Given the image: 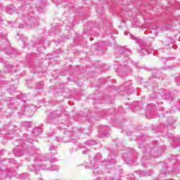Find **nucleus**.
<instances>
[{
  "mask_svg": "<svg viewBox=\"0 0 180 180\" xmlns=\"http://www.w3.org/2000/svg\"><path fill=\"white\" fill-rule=\"evenodd\" d=\"M117 155L115 151H111L108 155V160H104L103 164H99V161L102 160V155L98 153L94 158V160H90L89 163H86L85 168L86 169H92L93 175L98 176V175H103L105 172L108 174H114L115 176L120 178L122 175V169H115L113 167L116 165V159L115 158Z\"/></svg>",
  "mask_w": 180,
  "mask_h": 180,
  "instance_id": "f257e3e1",
  "label": "nucleus"
},
{
  "mask_svg": "<svg viewBox=\"0 0 180 180\" xmlns=\"http://www.w3.org/2000/svg\"><path fill=\"white\" fill-rule=\"evenodd\" d=\"M34 141L36 140L29 138V135L25 134L22 139L14 142L16 147L13 149V155L23 157L25 154L27 161H33L34 162L46 161V157L40 154V149L32 146Z\"/></svg>",
  "mask_w": 180,
  "mask_h": 180,
  "instance_id": "f03ea898",
  "label": "nucleus"
},
{
  "mask_svg": "<svg viewBox=\"0 0 180 180\" xmlns=\"http://www.w3.org/2000/svg\"><path fill=\"white\" fill-rule=\"evenodd\" d=\"M140 140H143V137L136 138V141L139 143L141 145L139 147L140 148H143V156L141 159V162L144 167V168H148L150 167V163L148 161L151 160L152 157L153 158H157L158 157H160L161 154H162V146H158V142L157 141H155L153 142V145L150 144H144V141H140Z\"/></svg>",
  "mask_w": 180,
  "mask_h": 180,
  "instance_id": "7ed1b4c3",
  "label": "nucleus"
},
{
  "mask_svg": "<svg viewBox=\"0 0 180 180\" xmlns=\"http://www.w3.org/2000/svg\"><path fill=\"white\" fill-rule=\"evenodd\" d=\"M5 149L0 150V157L4 155ZM16 169H19V163L13 158L8 160H0V180L9 179L16 175Z\"/></svg>",
  "mask_w": 180,
  "mask_h": 180,
  "instance_id": "20e7f679",
  "label": "nucleus"
},
{
  "mask_svg": "<svg viewBox=\"0 0 180 180\" xmlns=\"http://www.w3.org/2000/svg\"><path fill=\"white\" fill-rule=\"evenodd\" d=\"M175 129V120L173 117H169L165 124H162L160 126V131L162 133L163 137H169L172 139V143H171L173 148L180 147V136H174V134L169 133L168 130Z\"/></svg>",
  "mask_w": 180,
  "mask_h": 180,
  "instance_id": "39448f33",
  "label": "nucleus"
},
{
  "mask_svg": "<svg viewBox=\"0 0 180 180\" xmlns=\"http://www.w3.org/2000/svg\"><path fill=\"white\" fill-rule=\"evenodd\" d=\"M79 133H82V129H77V132L75 131H70V137H72L70 140V143H74L72 148L70 149V153H74L75 151H78L79 148H83L82 150V154H89V148L91 147V146H95L98 144V142L96 141H87L84 143V146L82 144H77V140H78L77 136H76ZM74 137H76L74 138Z\"/></svg>",
  "mask_w": 180,
  "mask_h": 180,
  "instance_id": "423d86ee",
  "label": "nucleus"
},
{
  "mask_svg": "<svg viewBox=\"0 0 180 180\" xmlns=\"http://www.w3.org/2000/svg\"><path fill=\"white\" fill-rule=\"evenodd\" d=\"M122 154V158L124 160V162L127 165H136L137 164V158L139 157V153L136 152L134 149L127 148L124 150Z\"/></svg>",
  "mask_w": 180,
  "mask_h": 180,
  "instance_id": "0eeeda50",
  "label": "nucleus"
},
{
  "mask_svg": "<svg viewBox=\"0 0 180 180\" xmlns=\"http://www.w3.org/2000/svg\"><path fill=\"white\" fill-rule=\"evenodd\" d=\"M15 131H18V127L13 124H5L3 127V129L0 131V143H5L4 140L5 139H9V137H12V134L15 133Z\"/></svg>",
  "mask_w": 180,
  "mask_h": 180,
  "instance_id": "6e6552de",
  "label": "nucleus"
},
{
  "mask_svg": "<svg viewBox=\"0 0 180 180\" xmlns=\"http://www.w3.org/2000/svg\"><path fill=\"white\" fill-rule=\"evenodd\" d=\"M29 171H40L43 169L44 171H58L60 169V166L51 164L50 162H46L45 163H41L38 166L33 165L32 167L28 168Z\"/></svg>",
  "mask_w": 180,
  "mask_h": 180,
  "instance_id": "1a4fd4ad",
  "label": "nucleus"
},
{
  "mask_svg": "<svg viewBox=\"0 0 180 180\" xmlns=\"http://www.w3.org/2000/svg\"><path fill=\"white\" fill-rule=\"evenodd\" d=\"M153 174V171L149 169L148 171L139 170L135 171L134 173L131 176V179L132 180H139L140 176H150Z\"/></svg>",
  "mask_w": 180,
  "mask_h": 180,
  "instance_id": "9d476101",
  "label": "nucleus"
},
{
  "mask_svg": "<svg viewBox=\"0 0 180 180\" xmlns=\"http://www.w3.org/2000/svg\"><path fill=\"white\" fill-rule=\"evenodd\" d=\"M99 134L101 137H109L110 136V127L108 125L103 126Z\"/></svg>",
  "mask_w": 180,
  "mask_h": 180,
  "instance_id": "9b49d317",
  "label": "nucleus"
},
{
  "mask_svg": "<svg viewBox=\"0 0 180 180\" xmlns=\"http://www.w3.org/2000/svg\"><path fill=\"white\" fill-rule=\"evenodd\" d=\"M23 105V101H21L20 102L19 105L21 106V112H23L22 115H27V112H30L34 108V106H30L29 105H25V106H22Z\"/></svg>",
  "mask_w": 180,
  "mask_h": 180,
  "instance_id": "f8f14e48",
  "label": "nucleus"
},
{
  "mask_svg": "<svg viewBox=\"0 0 180 180\" xmlns=\"http://www.w3.org/2000/svg\"><path fill=\"white\" fill-rule=\"evenodd\" d=\"M61 111L60 110H56L50 112L49 117L51 119V120H53V122H56L57 120V117H60L61 116Z\"/></svg>",
  "mask_w": 180,
  "mask_h": 180,
  "instance_id": "ddd939ff",
  "label": "nucleus"
},
{
  "mask_svg": "<svg viewBox=\"0 0 180 180\" xmlns=\"http://www.w3.org/2000/svg\"><path fill=\"white\" fill-rule=\"evenodd\" d=\"M41 133H43V131L40 127H35L32 130V136H34L35 139L36 137H40V136H41Z\"/></svg>",
  "mask_w": 180,
  "mask_h": 180,
  "instance_id": "4468645a",
  "label": "nucleus"
},
{
  "mask_svg": "<svg viewBox=\"0 0 180 180\" xmlns=\"http://www.w3.org/2000/svg\"><path fill=\"white\" fill-rule=\"evenodd\" d=\"M22 127L27 130V129H30L32 127V122H22L21 123Z\"/></svg>",
  "mask_w": 180,
  "mask_h": 180,
  "instance_id": "2eb2a0df",
  "label": "nucleus"
},
{
  "mask_svg": "<svg viewBox=\"0 0 180 180\" xmlns=\"http://www.w3.org/2000/svg\"><path fill=\"white\" fill-rule=\"evenodd\" d=\"M49 151L53 154V155H56L57 154V148L54 146L49 147Z\"/></svg>",
  "mask_w": 180,
  "mask_h": 180,
  "instance_id": "dca6fc26",
  "label": "nucleus"
},
{
  "mask_svg": "<svg viewBox=\"0 0 180 180\" xmlns=\"http://www.w3.org/2000/svg\"><path fill=\"white\" fill-rule=\"evenodd\" d=\"M19 179L20 180H29V174H27V173L20 174L19 175Z\"/></svg>",
  "mask_w": 180,
  "mask_h": 180,
  "instance_id": "f3484780",
  "label": "nucleus"
},
{
  "mask_svg": "<svg viewBox=\"0 0 180 180\" xmlns=\"http://www.w3.org/2000/svg\"><path fill=\"white\" fill-rule=\"evenodd\" d=\"M134 108H140V102L139 101H134L132 104V106L131 107V110H133Z\"/></svg>",
  "mask_w": 180,
  "mask_h": 180,
  "instance_id": "a211bd4d",
  "label": "nucleus"
},
{
  "mask_svg": "<svg viewBox=\"0 0 180 180\" xmlns=\"http://www.w3.org/2000/svg\"><path fill=\"white\" fill-rule=\"evenodd\" d=\"M9 103L11 105H13V103H18V99H15L13 98H9Z\"/></svg>",
  "mask_w": 180,
  "mask_h": 180,
  "instance_id": "6ab92c4d",
  "label": "nucleus"
},
{
  "mask_svg": "<svg viewBox=\"0 0 180 180\" xmlns=\"http://www.w3.org/2000/svg\"><path fill=\"white\" fill-rule=\"evenodd\" d=\"M50 162H56V161H58V160L56 158H50L49 159Z\"/></svg>",
  "mask_w": 180,
  "mask_h": 180,
  "instance_id": "aec40b11",
  "label": "nucleus"
},
{
  "mask_svg": "<svg viewBox=\"0 0 180 180\" xmlns=\"http://www.w3.org/2000/svg\"><path fill=\"white\" fill-rule=\"evenodd\" d=\"M110 180H122V179H115V178H113V177H112L111 179H110Z\"/></svg>",
  "mask_w": 180,
  "mask_h": 180,
  "instance_id": "412c9836",
  "label": "nucleus"
},
{
  "mask_svg": "<svg viewBox=\"0 0 180 180\" xmlns=\"http://www.w3.org/2000/svg\"><path fill=\"white\" fill-rule=\"evenodd\" d=\"M54 94H58V91H55V93H53Z\"/></svg>",
  "mask_w": 180,
  "mask_h": 180,
  "instance_id": "4be33fe9",
  "label": "nucleus"
},
{
  "mask_svg": "<svg viewBox=\"0 0 180 180\" xmlns=\"http://www.w3.org/2000/svg\"><path fill=\"white\" fill-rule=\"evenodd\" d=\"M64 126L63 124H60V127H63Z\"/></svg>",
  "mask_w": 180,
  "mask_h": 180,
  "instance_id": "5701e85b",
  "label": "nucleus"
},
{
  "mask_svg": "<svg viewBox=\"0 0 180 180\" xmlns=\"http://www.w3.org/2000/svg\"><path fill=\"white\" fill-rule=\"evenodd\" d=\"M64 130H67V128L66 127H64V128H63Z\"/></svg>",
  "mask_w": 180,
  "mask_h": 180,
  "instance_id": "b1692460",
  "label": "nucleus"
},
{
  "mask_svg": "<svg viewBox=\"0 0 180 180\" xmlns=\"http://www.w3.org/2000/svg\"><path fill=\"white\" fill-rule=\"evenodd\" d=\"M158 117H161V115H158Z\"/></svg>",
  "mask_w": 180,
  "mask_h": 180,
  "instance_id": "393cba45",
  "label": "nucleus"
},
{
  "mask_svg": "<svg viewBox=\"0 0 180 180\" xmlns=\"http://www.w3.org/2000/svg\"><path fill=\"white\" fill-rule=\"evenodd\" d=\"M150 106H151V105H148V108H150Z\"/></svg>",
  "mask_w": 180,
  "mask_h": 180,
  "instance_id": "a878e982",
  "label": "nucleus"
},
{
  "mask_svg": "<svg viewBox=\"0 0 180 180\" xmlns=\"http://www.w3.org/2000/svg\"><path fill=\"white\" fill-rule=\"evenodd\" d=\"M105 112H106V110H104V111L103 112V113H105Z\"/></svg>",
  "mask_w": 180,
  "mask_h": 180,
  "instance_id": "bb28decb",
  "label": "nucleus"
},
{
  "mask_svg": "<svg viewBox=\"0 0 180 180\" xmlns=\"http://www.w3.org/2000/svg\"><path fill=\"white\" fill-rule=\"evenodd\" d=\"M55 123V124H58V123H57V122H54Z\"/></svg>",
  "mask_w": 180,
  "mask_h": 180,
  "instance_id": "cd10ccee",
  "label": "nucleus"
},
{
  "mask_svg": "<svg viewBox=\"0 0 180 180\" xmlns=\"http://www.w3.org/2000/svg\"><path fill=\"white\" fill-rule=\"evenodd\" d=\"M173 112V111H170V113H172Z\"/></svg>",
  "mask_w": 180,
  "mask_h": 180,
  "instance_id": "c85d7f7f",
  "label": "nucleus"
},
{
  "mask_svg": "<svg viewBox=\"0 0 180 180\" xmlns=\"http://www.w3.org/2000/svg\"><path fill=\"white\" fill-rule=\"evenodd\" d=\"M97 120H99V118H97Z\"/></svg>",
  "mask_w": 180,
  "mask_h": 180,
  "instance_id": "c756f323",
  "label": "nucleus"
}]
</instances>
